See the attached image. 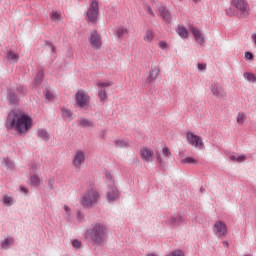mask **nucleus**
<instances>
[{"instance_id":"41","label":"nucleus","mask_w":256,"mask_h":256,"mask_svg":"<svg viewBox=\"0 0 256 256\" xmlns=\"http://www.w3.org/2000/svg\"><path fill=\"white\" fill-rule=\"evenodd\" d=\"M167 256H185V253H183L181 250H175Z\"/></svg>"},{"instance_id":"18","label":"nucleus","mask_w":256,"mask_h":256,"mask_svg":"<svg viewBox=\"0 0 256 256\" xmlns=\"http://www.w3.org/2000/svg\"><path fill=\"white\" fill-rule=\"evenodd\" d=\"M230 161H235L236 163H243V161H247V156L245 154L235 155L231 154L229 155Z\"/></svg>"},{"instance_id":"24","label":"nucleus","mask_w":256,"mask_h":256,"mask_svg":"<svg viewBox=\"0 0 256 256\" xmlns=\"http://www.w3.org/2000/svg\"><path fill=\"white\" fill-rule=\"evenodd\" d=\"M182 165H197L199 161L193 157H186L181 160Z\"/></svg>"},{"instance_id":"8","label":"nucleus","mask_w":256,"mask_h":256,"mask_svg":"<svg viewBox=\"0 0 256 256\" xmlns=\"http://www.w3.org/2000/svg\"><path fill=\"white\" fill-rule=\"evenodd\" d=\"M186 139L192 147H195L196 149H203V140L201 137L193 134V132H187Z\"/></svg>"},{"instance_id":"36","label":"nucleus","mask_w":256,"mask_h":256,"mask_svg":"<svg viewBox=\"0 0 256 256\" xmlns=\"http://www.w3.org/2000/svg\"><path fill=\"white\" fill-rule=\"evenodd\" d=\"M162 155H164V157H167L168 159H171V157H173L171 150H169L167 146L162 148Z\"/></svg>"},{"instance_id":"29","label":"nucleus","mask_w":256,"mask_h":256,"mask_svg":"<svg viewBox=\"0 0 256 256\" xmlns=\"http://www.w3.org/2000/svg\"><path fill=\"white\" fill-rule=\"evenodd\" d=\"M7 58L9 61H13V63H17L19 61V55L15 53L14 51H9L7 54Z\"/></svg>"},{"instance_id":"50","label":"nucleus","mask_w":256,"mask_h":256,"mask_svg":"<svg viewBox=\"0 0 256 256\" xmlns=\"http://www.w3.org/2000/svg\"><path fill=\"white\" fill-rule=\"evenodd\" d=\"M54 183H55V182H54L53 180H49L48 185H49V188H50L51 190L54 189V187H53Z\"/></svg>"},{"instance_id":"33","label":"nucleus","mask_w":256,"mask_h":256,"mask_svg":"<svg viewBox=\"0 0 256 256\" xmlns=\"http://www.w3.org/2000/svg\"><path fill=\"white\" fill-rule=\"evenodd\" d=\"M111 86H113V81H108V82L98 81L97 82L98 89H103V87H111Z\"/></svg>"},{"instance_id":"22","label":"nucleus","mask_w":256,"mask_h":256,"mask_svg":"<svg viewBox=\"0 0 256 256\" xmlns=\"http://www.w3.org/2000/svg\"><path fill=\"white\" fill-rule=\"evenodd\" d=\"M104 179H106V182L110 187H115V180H113V174H111L110 171L106 170L104 172Z\"/></svg>"},{"instance_id":"2","label":"nucleus","mask_w":256,"mask_h":256,"mask_svg":"<svg viewBox=\"0 0 256 256\" xmlns=\"http://www.w3.org/2000/svg\"><path fill=\"white\" fill-rule=\"evenodd\" d=\"M228 17L237 15L240 19H247L251 15V6L247 0H231L230 7L225 10Z\"/></svg>"},{"instance_id":"6","label":"nucleus","mask_w":256,"mask_h":256,"mask_svg":"<svg viewBox=\"0 0 256 256\" xmlns=\"http://www.w3.org/2000/svg\"><path fill=\"white\" fill-rule=\"evenodd\" d=\"M86 15L88 23H92V25L97 23V17H99V3L97 1H92Z\"/></svg>"},{"instance_id":"14","label":"nucleus","mask_w":256,"mask_h":256,"mask_svg":"<svg viewBox=\"0 0 256 256\" xmlns=\"http://www.w3.org/2000/svg\"><path fill=\"white\" fill-rule=\"evenodd\" d=\"M189 29L192 33V35H194L195 41H197V43H205V37L203 36V34L201 33V30H199V28L190 25Z\"/></svg>"},{"instance_id":"46","label":"nucleus","mask_w":256,"mask_h":256,"mask_svg":"<svg viewBox=\"0 0 256 256\" xmlns=\"http://www.w3.org/2000/svg\"><path fill=\"white\" fill-rule=\"evenodd\" d=\"M46 99H48V101H53V94L50 91L46 92Z\"/></svg>"},{"instance_id":"55","label":"nucleus","mask_w":256,"mask_h":256,"mask_svg":"<svg viewBox=\"0 0 256 256\" xmlns=\"http://www.w3.org/2000/svg\"><path fill=\"white\" fill-rule=\"evenodd\" d=\"M5 162H6V165H7V163H9V160H5Z\"/></svg>"},{"instance_id":"53","label":"nucleus","mask_w":256,"mask_h":256,"mask_svg":"<svg viewBox=\"0 0 256 256\" xmlns=\"http://www.w3.org/2000/svg\"><path fill=\"white\" fill-rule=\"evenodd\" d=\"M158 163H160V165H163V158H161V156H158Z\"/></svg>"},{"instance_id":"4","label":"nucleus","mask_w":256,"mask_h":256,"mask_svg":"<svg viewBox=\"0 0 256 256\" xmlns=\"http://www.w3.org/2000/svg\"><path fill=\"white\" fill-rule=\"evenodd\" d=\"M101 199V195L97 191L95 185H90L86 192L82 195L80 199V205L85 209H91V207H95L97 203H99Z\"/></svg>"},{"instance_id":"12","label":"nucleus","mask_w":256,"mask_h":256,"mask_svg":"<svg viewBox=\"0 0 256 256\" xmlns=\"http://www.w3.org/2000/svg\"><path fill=\"white\" fill-rule=\"evenodd\" d=\"M214 233L218 235V237H225V235H227V224H225L223 221L215 222Z\"/></svg>"},{"instance_id":"17","label":"nucleus","mask_w":256,"mask_h":256,"mask_svg":"<svg viewBox=\"0 0 256 256\" xmlns=\"http://www.w3.org/2000/svg\"><path fill=\"white\" fill-rule=\"evenodd\" d=\"M153 39H155V32H153V30H146L144 36H143V40L145 41V43H153Z\"/></svg>"},{"instance_id":"23","label":"nucleus","mask_w":256,"mask_h":256,"mask_svg":"<svg viewBox=\"0 0 256 256\" xmlns=\"http://www.w3.org/2000/svg\"><path fill=\"white\" fill-rule=\"evenodd\" d=\"M177 33L182 39H187L189 37V31H187V28L184 26H178Z\"/></svg>"},{"instance_id":"43","label":"nucleus","mask_w":256,"mask_h":256,"mask_svg":"<svg viewBox=\"0 0 256 256\" xmlns=\"http://www.w3.org/2000/svg\"><path fill=\"white\" fill-rule=\"evenodd\" d=\"M72 247H74L75 249H80L81 248V241L73 240L72 241Z\"/></svg>"},{"instance_id":"40","label":"nucleus","mask_w":256,"mask_h":256,"mask_svg":"<svg viewBox=\"0 0 256 256\" xmlns=\"http://www.w3.org/2000/svg\"><path fill=\"white\" fill-rule=\"evenodd\" d=\"M42 79H43V72L40 71V72H38V74L35 78L36 85H39V83H41Z\"/></svg>"},{"instance_id":"20","label":"nucleus","mask_w":256,"mask_h":256,"mask_svg":"<svg viewBox=\"0 0 256 256\" xmlns=\"http://www.w3.org/2000/svg\"><path fill=\"white\" fill-rule=\"evenodd\" d=\"M61 113H62L63 119H65L66 121H73V113H71V110L65 107H62Z\"/></svg>"},{"instance_id":"30","label":"nucleus","mask_w":256,"mask_h":256,"mask_svg":"<svg viewBox=\"0 0 256 256\" xmlns=\"http://www.w3.org/2000/svg\"><path fill=\"white\" fill-rule=\"evenodd\" d=\"M79 125L81 127H93L94 126L93 121H91L89 119H85V118H82L79 120Z\"/></svg>"},{"instance_id":"10","label":"nucleus","mask_w":256,"mask_h":256,"mask_svg":"<svg viewBox=\"0 0 256 256\" xmlns=\"http://www.w3.org/2000/svg\"><path fill=\"white\" fill-rule=\"evenodd\" d=\"M210 91L212 95L218 99H224V97H227V92H225V89H223V87L217 83L210 85Z\"/></svg>"},{"instance_id":"26","label":"nucleus","mask_w":256,"mask_h":256,"mask_svg":"<svg viewBox=\"0 0 256 256\" xmlns=\"http://www.w3.org/2000/svg\"><path fill=\"white\" fill-rule=\"evenodd\" d=\"M50 19L51 21H54V23H60L61 21V13L59 11H52L50 13Z\"/></svg>"},{"instance_id":"7","label":"nucleus","mask_w":256,"mask_h":256,"mask_svg":"<svg viewBox=\"0 0 256 256\" xmlns=\"http://www.w3.org/2000/svg\"><path fill=\"white\" fill-rule=\"evenodd\" d=\"M140 157L144 163H153V159H155V152L153 149L143 146L140 149Z\"/></svg>"},{"instance_id":"3","label":"nucleus","mask_w":256,"mask_h":256,"mask_svg":"<svg viewBox=\"0 0 256 256\" xmlns=\"http://www.w3.org/2000/svg\"><path fill=\"white\" fill-rule=\"evenodd\" d=\"M86 239H90L94 245L103 246L107 241V226L96 224L86 231Z\"/></svg>"},{"instance_id":"5","label":"nucleus","mask_w":256,"mask_h":256,"mask_svg":"<svg viewBox=\"0 0 256 256\" xmlns=\"http://www.w3.org/2000/svg\"><path fill=\"white\" fill-rule=\"evenodd\" d=\"M76 105L81 109H87L89 107V103L91 101V97L84 90H79L76 93Z\"/></svg>"},{"instance_id":"45","label":"nucleus","mask_w":256,"mask_h":256,"mask_svg":"<svg viewBox=\"0 0 256 256\" xmlns=\"http://www.w3.org/2000/svg\"><path fill=\"white\" fill-rule=\"evenodd\" d=\"M145 11L147 12V13H149V15H155L154 13H153V9H151V6H146L145 7Z\"/></svg>"},{"instance_id":"27","label":"nucleus","mask_w":256,"mask_h":256,"mask_svg":"<svg viewBox=\"0 0 256 256\" xmlns=\"http://www.w3.org/2000/svg\"><path fill=\"white\" fill-rule=\"evenodd\" d=\"M116 35L119 39H123L125 35H129V30L125 27H120L116 30Z\"/></svg>"},{"instance_id":"39","label":"nucleus","mask_w":256,"mask_h":256,"mask_svg":"<svg viewBox=\"0 0 256 256\" xmlns=\"http://www.w3.org/2000/svg\"><path fill=\"white\" fill-rule=\"evenodd\" d=\"M158 46L163 50V51H167V49H169V44H167V42L165 41H160L158 43Z\"/></svg>"},{"instance_id":"1","label":"nucleus","mask_w":256,"mask_h":256,"mask_svg":"<svg viewBox=\"0 0 256 256\" xmlns=\"http://www.w3.org/2000/svg\"><path fill=\"white\" fill-rule=\"evenodd\" d=\"M5 127L8 131H16L18 135H27L33 128V118L19 110H12L7 116Z\"/></svg>"},{"instance_id":"35","label":"nucleus","mask_w":256,"mask_h":256,"mask_svg":"<svg viewBox=\"0 0 256 256\" xmlns=\"http://www.w3.org/2000/svg\"><path fill=\"white\" fill-rule=\"evenodd\" d=\"M38 137H40V139H44V141H49V133L45 130H39Z\"/></svg>"},{"instance_id":"38","label":"nucleus","mask_w":256,"mask_h":256,"mask_svg":"<svg viewBox=\"0 0 256 256\" xmlns=\"http://www.w3.org/2000/svg\"><path fill=\"white\" fill-rule=\"evenodd\" d=\"M3 203L4 205H11V203H13V197L5 195L3 197Z\"/></svg>"},{"instance_id":"16","label":"nucleus","mask_w":256,"mask_h":256,"mask_svg":"<svg viewBox=\"0 0 256 256\" xmlns=\"http://www.w3.org/2000/svg\"><path fill=\"white\" fill-rule=\"evenodd\" d=\"M159 76V68L158 67H154L150 70V74L148 76V78L146 79V83H153V81H155V79H157V77Z\"/></svg>"},{"instance_id":"13","label":"nucleus","mask_w":256,"mask_h":256,"mask_svg":"<svg viewBox=\"0 0 256 256\" xmlns=\"http://www.w3.org/2000/svg\"><path fill=\"white\" fill-rule=\"evenodd\" d=\"M158 13L159 17H161V19L165 21V23H169L171 21V11H169V8H167V6H159Z\"/></svg>"},{"instance_id":"25","label":"nucleus","mask_w":256,"mask_h":256,"mask_svg":"<svg viewBox=\"0 0 256 256\" xmlns=\"http://www.w3.org/2000/svg\"><path fill=\"white\" fill-rule=\"evenodd\" d=\"M13 243H15V240H13V238H6L0 243V249H9V246L13 245Z\"/></svg>"},{"instance_id":"52","label":"nucleus","mask_w":256,"mask_h":256,"mask_svg":"<svg viewBox=\"0 0 256 256\" xmlns=\"http://www.w3.org/2000/svg\"><path fill=\"white\" fill-rule=\"evenodd\" d=\"M20 191H21L22 193H27V188H25L24 186H21V187H20Z\"/></svg>"},{"instance_id":"28","label":"nucleus","mask_w":256,"mask_h":256,"mask_svg":"<svg viewBox=\"0 0 256 256\" xmlns=\"http://www.w3.org/2000/svg\"><path fill=\"white\" fill-rule=\"evenodd\" d=\"M115 147L118 149H125V147H129V142L126 140H115Z\"/></svg>"},{"instance_id":"11","label":"nucleus","mask_w":256,"mask_h":256,"mask_svg":"<svg viewBox=\"0 0 256 256\" xmlns=\"http://www.w3.org/2000/svg\"><path fill=\"white\" fill-rule=\"evenodd\" d=\"M72 163L74 167H81L85 163V151L76 150L73 156Z\"/></svg>"},{"instance_id":"42","label":"nucleus","mask_w":256,"mask_h":256,"mask_svg":"<svg viewBox=\"0 0 256 256\" xmlns=\"http://www.w3.org/2000/svg\"><path fill=\"white\" fill-rule=\"evenodd\" d=\"M64 211L66 212L67 219H71V208L69 206L64 205Z\"/></svg>"},{"instance_id":"21","label":"nucleus","mask_w":256,"mask_h":256,"mask_svg":"<svg viewBox=\"0 0 256 256\" xmlns=\"http://www.w3.org/2000/svg\"><path fill=\"white\" fill-rule=\"evenodd\" d=\"M181 223H183V217L181 215L170 218V225H172V227H179Z\"/></svg>"},{"instance_id":"34","label":"nucleus","mask_w":256,"mask_h":256,"mask_svg":"<svg viewBox=\"0 0 256 256\" xmlns=\"http://www.w3.org/2000/svg\"><path fill=\"white\" fill-rule=\"evenodd\" d=\"M98 97L100 99V101H105L107 99V91H105V89L103 88H98Z\"/></svg>"},{"instance_id":"32","label":"nucleus","mask_w":256,"mask_h":256,"mask_svg":"<svg viewBox=\"0 0 256 256\" xmlns=\"http://www.w3.org/2000/svg\"><path fill=\"white\" fill-rule=\"evenodd\" d=\"M244 79H247L250 83H256V77L253 73L246 72L243 74Z\"/></svg>"},{"instance_id":"9","label":"nucleus","mask_w":256,"mask_h":256,"mask_svg":"<svg viewBox=\"0 0 256 256\" xmlns=\"http://www.w3.org/2000/svg\"><path fill=\"white\" fill-rule=\"evenodd\" d=\"M89 41L92 49H101V45H103L101 35L97 31L91 32Z\"/></svg>"},{"instance_id":"51","label":"nucleus","mask_w":256,"mask_h":256,"mask_svg":"<svg viewBox=\"0 0 256 256\" xmlns=\"http://www.w3.org/2000/svg\"><path fill=\"white\" fill-rule=\"evenodd\" d=\"M251 38H252L253 43H254L255 46H256V33H253L252 36H251Z\"/></svg>"},{"instance_id":"15","label":"nucleus","mask_w":256,"mask_h":256,"mask_svg":"<svg viewBox=\"0 0 256 256\" xmlns=\"http://www.w3.org/2000/svg\"><path fill=\"white\" fill-rule=\"evenodd\" d=\"M119 197V190H117V187L110 186V190L106 193V199L107 201H117V198Z\"/></svg>"},{"instance_id":"37","label":"nucleus","mask_w":256,"mask_h":256,"mask_svg":"<svg viewBox=\"0 0 256 256\" xmlns=\"http://www.w3.org/2000/svg\"><path fill=\"white\" fill-rule=\"evenodd\" d=\"M8 101L12 104V105H16V103H19V98L17 97V95L15 94H10L8 96Z\"/></svg>"},{"instance_id":"48","label":"nucleus","mask_w":256,"mask_h":256,"mask_svg":"<svg viewBox=\"0 0 256 256\" xmlns=\"http://www.w3.org/2000/svg\"><path fill=\"white\" fill-rule=\"evenodd\" d=\"M83 213H81V211H78V213H77V219H78V221H83Z\"/></svg>"},{"instance_id":"19","label":"nucleus","mask_w":256,"mask_h":256,"mask_svg":"<svg viewBox=\"0 0 256 256\" xmlns=\"http://www.w3.org/2000/svg\"><path fill=\"white\" fill-rule=\"evenodd\" d=\"M30 185L33 187H39L41 185V178L37 174H30Z\"/></svg>"},{"instance_id":"54","label":"nucleus","mask_w":256,"mask_h":256,"mask_svg":"<svg viewBox=\"0 0 256 256\" xmlns=\"http://www.w3.org/2000/svg\"><path fill=\"white\" fill-rule=\"evenodd\" d=\"M194 1V3H199V1H201V0H193Z\"/></svg>"},{"instance_id":"44","label":"nucleus","mask_w":256,"mask_h":256,"mask_svg":"<svg viewBox=\"0 0 256 256\" xmlns=\"http://www.w3.org/2000/svg\"><path fill=\"white\" fill-rule=\"evenodd\" d=\"M245 59H248L249 61H253V53L245 52Z\"/></svg>"},{"instance_id":"49","label":"nucleus","mask_w":256,"mask_h":256,"mask_svg":"<svg viewBox=\"0 0 256 256\" xmlns=\"http://www.w3.org/2000/svg\"><path fill=\"white\" fill-rule=\"evenodd\" d=\"M18 93H25V87L19 86L18 87Z\"/></svg>"},{"instance_id":"47","label":"nucleus","mask_w":256,"mask_h":256,"mask_svg":"<svg viewBox=\"0 0 256 256\" xmlns=\"http://www.w3.org/2000/svg\"><path fill=\"white\" fill-rule=\"evenodd\" d=\"M199 71H205L207 69V64H198Z\"/></svg>"},{"instance_id":"31","label":"nucleus","mask_w":256,"mask_h":256,"mask_svg":"<svg viewBox=\"0 0 256 256\" xmlns=\"http://www.w3.org/2000/svg\"><path fill=\"white\" fill-rule=\"evenodd\" d=\"M247 119V116H245V113L239 112L236 118V123L238 125H243L245 123V120Z\"/></svg>"}]
</instances>
